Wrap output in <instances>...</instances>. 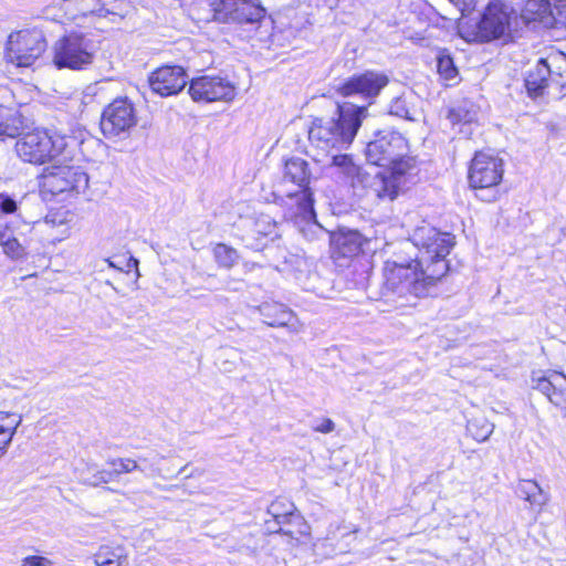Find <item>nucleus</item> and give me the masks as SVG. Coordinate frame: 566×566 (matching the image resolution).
Returning a JSON list of instances; mask_svg holds the SVG:
<instances>
[{"label":"nucleus","mask_w":566,"mask_h":566,"mask_svg":"<svg viewBox=\"0 0 566 566\" xmlns=\"http://www.w3.org/2000/svg\"><path fill=\"white\" fill-rule=\"evenodd\" d=\"M419 255L408 264L386 266L381 296L397 306L412 305L420 297L437 294L438 282L447 274L449 263L446 256L454 245V237L440 232L430 224L417 227L411 235Z\"/></svg>","instance_id":"1"},{"label":"nucleus","mask_w":566,"mask_h":566,"mask_svg":"<svg viewBox=\"0 0 566 566\" xmlns=\"http://www.w3.org/2000/svg\"><path fill=\"white\" fill-rule=\"evenodd\" d=\"M389 84V77L378 71H365L345 80L337 88L344 97L358 96L367 105L345 102L337 104L335 116L317 118L308 132V138L322 149L347 148L356 137L363 122L368 117V106L373 105L381 91Z\"/></svg>","instance_id":"2"},{"label":"nucleus","mask_w":566,"mask_h":566,"mask_svg":"<svg viewBox=\"0 0 566 566\" xmlns=\"http://www.w3.org/2000/svg\"><path fill=\"white\" fill-rule=\"evenodd\" d=\"M407 139L395 130H378L374 138L367 143L365 155L369 164L384 167V170L373 172L384 179L388 186L386 193H377V198L394 200L406 184V176L416 168V159L408 156Z\"/></svg>","instance_id":"3"},{"label":"nucleus","mask_w":566,"mask_h":566,"mask_svg":"<svg viewBox=\"0 0 566 566\" xmlns=\"http://www.w3.org/2000/svg\"><path fill=\"white\" fill-rule=\"evenodd\" d=\"M312 171L308 163L301 157L289 158L284 164L283 178L273 191L276 202L296 207L304 219L315 218L313 191L310 187Z\"/></svg>","instance_id":"4"},{"label":"nucleus","mask_w":566,"mask_h":566,"mask_svg":"<svg viewBox=\"0 0 566 566\" xmlns=\"http://www.w3.org/2000/svg\"><path fill=\"white\" fill-rule=\"evenodd\" d=\"M101 51V42L92 34L72 31L53 45V64L56 69L84 71L91 67Z\"/></svg>","instance_id":"5"},{"label":"nucleus","mask_w":566,"mask_h":566,"mask_svg":"<svg viewBox=\"0 0 566 566\" xmlns=\"http://www.w3.org/2000/svg\"><path fill=\"white\" fill-rule=\"evenodd\" d=\"M524 86L530 97L551 95L562 97L566 95V56L539 59L527 71Z\"/></svg>","instance_id":"6"},{"label":"nucleus","mask_w":566,"mask_h":566,"mask_svg":"<svg viewBox=\"0 0 566 566\" xmlns=\"http://www.w3.org/2000/svg\"><path fill=\"white\" fill-rule=\"evenodd\" d=\"M40 186L43 193L62 199L76 197L88 188L90 177L76 165L53 164L43 169Z\"/></svg>","instance_id":"7"},{"label":"nucleus","mask_w":566,"mask_h":566,"mask_svg":"<svg viewBox=\"0 0 566 566\" xmlns=\"http://www.w3.org/2000/svg\"><path fill=\"white\" fill-rule=\"evenodd\" d=\"M69 147L66 136L34 129L23 134L15 143V151L24 163L43 165L62 155Z\"/></svg>","instance_id":"8"},{"label":"nucleus","mask_w":566,"mask_h":566,"mask_svg":"<svg viewBox=\"0 0 566 566\" xmlns=\"http://www.w3.org/2000/svg\"><path fill=\"white\" fill-rule=\"evenodd\" d=\"M213 20L247 30H258L268 15L261 0H216Z\"/></svg>","instance_id":"9"},{"label":"nucleus","mask_w":566,"mask_h":566,"mask_svg":"<svg viewBox=\"0 0 566 566\" xmlns=\"http://www.w3.org/2000/svg\"><path fill=\"white\" fill-rule=\"evenodd\" d=\"M503 160L489 153L479 151L471 160L469 168V185L472 189L488 195L476 193L483 201H494L497 198L496 187L503 178Z\"/></svg>","instance_id":"10"},{"label":"nucleus","mask_w":566,"mask_h":566,"mask_svg":"<svg viewBox=\"0 0 566 566\" xmlns=\"http://www.w3.org/2000/svg\"><path fill=\"white\" fill-rule=\"evenodd\" d=\"M137 124L136 109L127 98H116L101 116V130L106 138H125Z\"/></svg>","instance_id":"11"},{"label":"nucleus","mask_w":566,"mask_h":566,"mask_svg":"<svg viewBox=\"0 0 566 566\" xmlns=\"http://www.w3.org/2000/svg\"><path fill=\"white\" fill-rule=\"evenodd\" d=\"M46 41L39 33L19 32L9 36L6 59L19 67H28L45 51Z\"/></svg>","instance_id":"12"},{"label":"nucleus","mask_w":566,"mask_h":566,"mask_svg":"<svg viewBox=\"0 0 566 566\" xmlns=\"http://www.w3.org/2000/svg\"><path fill=\"white\" fill-rule=\"evenodd\" d=\"M188 93L195 102H230L235 96V86L220 75H201L189 81Z\"/></svg>","instance_id":"13"},{"label":"nucleus","mask_w":566,"mask_h":566,"mask_svg":"<svg viewBox=\"0 0 566 566\" xmlns=\"http://www.w3.org/2000/svg\"><path fill=\"white\" fill-rule=\"evenodd\" d=\"M514 10L506 3L495 0L489 3L478 23V35L483 42L500 39L510 29Z\"/></svg>","instance_id":"14"},{"label":"nucleus","mask_w":566,"mask_h":566,"mask_svg":"<svg viewBox=\"0 0 566 566\" xmlns=\"http://www.w3.org/2000/svg\"><path fill=\"white\" fill-rule=\"evenodd\" d=\"M332 166L338 167L346 177L350 178L353 187L361 186L375 197H377V193H386L387 191L386 187H388V184H386L384 179L373 176V172L366 171L355 165L350 155H334L332 157ZM389 189H392L391 185Z\"/></svg>","instance_id":"15"},{"label":"nucleus","mask_w":566,"mask_h":566,"mask_svg":"<svg viewBox=\"0 0 566 566\" xmlns=\"http://www.w3.org/2000/svg\"><path fill=\"white\" fill-rule=\"evenodd\" d=\"M188 75L179 65H164L148 78L151 91L163 97L178 94L189 83Z\"/></svg>","instance_id":"16"},{"label":"nucleus","mask_w":566,"mask_h":566,"mask_svg":"<svg viewBox=\"0 0 566 566\" xmlns=\"http://www.w3.org/2000/svg\"><path fill=\"white\" fill-rule=\"evenodd\" d=\"M18 208V202L12 196L0 192V244L4 254L12 260L22 259L25 254L23 245L12 237L7 221L8 216L15 213Z\"/></svg>","instance_id":"17"},{"label":"nucleus","mask_w":566,"mask_h":566,"mask_svg":"<svg viewBox=\"0 0 566 566\" xmlns=\"http://www.w3.org/2000/svg\"><path fill=\"white\" fill-rule=\"evenodd\" d=\"M365 240L357 230L338 229L329 233L331 258L343 265V261L358 255Z\"/></svg>","instance_id":"18"},{"label":"nucleus","mask_w":566,"mask_h":566,"mask_svg":"<svg viewBox=\"0 0 566 566\" xmlns=\"http://www.w3.org/2000/svg\"><path fill=\"white\" fill-rule=\"evenodd\" d=\"M264 318V323L272 327H287L291 332L300 331V322L295 314L284 304L277 302H264L256 307Z\"/></svg>","instance_id":"19"},{"label":"nucleus","mask_w":566,"mask_h":566,"mask_svg":"<svg viewBox=\"0 0 566 566\" xmlns=\"http://www.w3.org/2000/svg\"><path fill=\"white\" fill-rule=\"evenodd\" d=\"M549 10H552V2L548 0H527L522 9L521 17L526 23L539 22L548 28V25H552Z\"/></svg>","instance_id":"20"},{"label":"nucleus","mask_w":566,"mask_h":566,"mask_svg":"<svg viewBox=\"0 0 566 566\" xmlns=\"http://www.w3.org/2000/svg\"><path fill=\"white\" fill-rule=\"evenodd\" d=\"M23 118L11 107L0 105V138H15L21 136Z\"/></svg>","instance_id":"21"},{"label":"nucleus","mask_w":566,"mask_h":566,"mask_svg":"<svg viewBox=\"0 0 566 566\" xmlns=\"http://www.w3.org/2000/svg\"><path fill=\"white\" fill-rule=\"evenodd\" d=\"M415 99L412 93H402L394 97L389 103L388 114L409 122H416L418 111L413 103Z\"/></svg>","instance_id":"22"},{"label":"nucleus","mask_w":566,"mask_h":566,"mask_svg":"<svg viewBox=\"0 0 566 566\" xmlns=\"http://www.w3.org/2000/svg\"><path fill=\"white\" fill-rule=\"evenodd\" d=\"M296 280L304 291L312 292L321 297L327 296L331 282L323 277L317 271L308 270L306 273L298 271Z\"/></svg>","instance_id":"23"},{"label":"nucleus","mask_w":566,"mask_h":566,"mask_svg":"<svg viewBox=\"0 0 566 566\" xmlns=\"http://www.w3.org/2000/svg\"><path fill=\"white\" fill-rule=\"evenodd\" d=\"M276 224L273 222L269 216H262L256 219L254 223V229L252 230V234H258L259 237H247V247L253 249L255 251L262 250L266 244L262 242V239H265L270 235H276L275 232Z\"/></svg>","instance_id":"24"},{"label":"nucleus","mask_w":566,"mask_h":566,"mask_svg":"<svg viewBox=\"0 0 566 566\" xmlns=\"http://www.w3.org/2000/svg\"><path fill=\"white\" fill-rule=\"evenodd\" d=\"M517 494L532 505L544 506L549 501V495L543 491L534 480H521L516 488Z\"/></svg>","instance_id":"25"},{"label":"nucleus","mask_w":566,"mask_h":566,"mask_svg":"<svg viewBox=\"0 0 566 566\" xmlns=\"http://www.w3.org/2000/svg\"><path fill=\"white\" fill-rule=\"evenodd\" d=\"M65 7L66 10L74 8L76 11V13L72 14V19H76L78 15L106 17L109 13L101 0H65Z\"/></svg>","instance_id":"26"},{"label":"nucleus","mask_w":566,"mask_h":566,"mask_svg":"<svg viewBox=\"0 0 566 566\" xmlns=\"http://www.w3.org/2000/svg\"><path fill=\"white\" fill-rule=\"evenodd\" d=\"M478 116L476 106L468 99H463L448 109L447 118L452 125L468 124L475 120Z\"/></svg>","instance_id":"27"},{"label":"nucleus","mask_w":566,"mask_h":566,"mask_svg":"<svg viewBox=\"0 0 566 566\" xmlns=\"http://www.w3.org/2000/svg\"><path fill=\"white\" fill-rule=\"evenodd\" d=\"M97 566H127V556L122 548L111 549L109 547H102L96 555Z\"/></svg>","instance_id":"28"},{"label":"nucleus","mask_w":566,"mask_h":566,"mask_svg":"<svg viewBox=\"0 0 566 566\" xmlns=\"http://www.w3.org/2000/svg\"><path fill=\"white\" fill-rule=\"evenodd\" d=\"M467 430L474 440L483 442L492 434L494 424L489 422L485 418H474L468 421Z\"/></svg>","instance_id":"29"},{"label":"nucleus","mask_w":566,"mask_h":566,"mask_svg":"<svg viewBox=\"0 0 566 566\" xmlns=\"http://www.w3.org/2000/svg\"><path fill=\"white\" fill-rule=\"evenodd\" d=\"M268 513L277 524H285L294 514V504L286 500H276L271 503Z\"/></svg>","instance_id":"30"},{"label":"nucleus","mask_w":566,"mask_h":566,"mask_svg":"<svg viewBox=\"0 0 566 566\" xmlns=\"http://www.w3.org/2000/svg\"><path fill=\"white\" fill-rule=\"evenodd\" d=\"M213 254L217 263L226 269H231L239 259L237 250L223 243L216 245Z\"/></svg>","instance_id":"31"},{"label":"nucleus","mask_w":566,"mask_h":566,"mask_svg":"<svg viewBox=\"0 0 566 566\" xmlns=\"http://www.w3.org/2000/svg\"><path fill=\"white\" fill-rule=\"evenodd\" d=\"M438 73L446 81H452L458 76V69L450 54L441 52L437 56Z\"/></svg>","instance_id":"32"},{"label":"nucleus","mask_w":566,"mask_h":566,"mask_svg":"<svg viewBox=\"0 0 566 566\" xmlns=\"http://www.w3.org/2000/svg\"><path fill=\"white\" fill-rule=\"evenodd\" d=\"M565 378L558 373H553L549 377H541L536 380L535 388L549 398L553 392L558 388L560 381Z\"/></svg>","instance_id":"33"},{"label":"nucleus","mask_w":566,"mask_h":566,"mask_svg":"<svg viewBox=\"0 0 566 566\" xmlns=\"http://www.w3.org/2000/svg\"><path fill=\"white\" fill-rule=\"evenodd\" d=\"M22 422V417H18L14 421L13 427H6L0 423V459L7 453L9 446Z\"/></svg>","instance_id":"34"},{"label":"nucleus","mask_w":566,"mask_h":566,"mask_svg":"<svg viewBox=\"0 0 566 566\" xmlns=\"http://www.w3.org/2000/svg\"><path fill=\"white\" fill-rule=\"evenodd\" d=\"M552 25L548 28H566V0H554L549 10Z\"/></svg>","instance_id":"35"},{"label":"nucleus","mask_w":566,"mask_h":566,"mask_svg":"<svg viewBox=\"0 0 566 566\" xmlns=\"http://www.w3.org/2000/svg\"><path fill=\"white\" fill-rule=\"evenodd\" d=\"M213 281H214L213 275L207 276V283L209 285V290H211V291L224 290V291H234L235 292L241 289V284H242V282L240 280L233 279L230 275H227L223 279H220L218 281V284H216Z\"/></svg>","instance_id":"36"},{"label":"nucleus","mask_w":566,"mask_h":566,"mask_svg":"<svg viewBox=\"0 0 566 566\" xmlns=\"http://www.w3.org/2000/svg\"><path fill=\"white\" fill-rule=\"evenodd\" d=\"M107 464L115 469L117 476L140 469L137 461L129 458L111 459L107 461Z\"/></svg>","instance_id":"37"},{"label":"nucleus","mask_w":566,"mask_h":566,"mask_svg":"<svg viewBox=\"0 0 566 566\" xmlns=\"http://www.w3.org/2000/svg\"><path fill=\"white\" fill-rule=\"evenodd\" d=\"M548 399L553 405L563 410V417L566 419V389L562 388V384H559L558 388Z\"/></svg>","instance_id":"38"},{"label":"nucleus","mask_w":566,"mask_h":566,"mask_svg":"<svg viewBox=\"0 0 566 566\" xmlns=\"http://www.w3.org/2000/svg\"><path fill=\"white\" fill-rule=\"evenodd\" d=\"M117 479H118L117 472L115 471L114 468H112L111 470L103 469V470L97 471L96 474H94L93 483L94 484L109 483V482L116 481Z\"/></svg>","instance_id":"39"},{"label":"nucleus","mask_w":566,"mask_h":566,"mask_svg":"<svg viewBox=\"0 0 566 566\" xmlns=\"http://www.w3.org/2000/svg\"><path fill=\"white\" fill-rule=\"evenodd\" d=\"M301 233L303 234V237L305 239L312 241V240L318 238V235H324L325 231L317 222H313V223L307 224L306 228H303L301 230Z\"/></svg>","instance_id":"40"},{"label":"nucleus","mask_w":566,"mask_h":566,"mask_svg":"<svg viewBox=\"0 0 566 566\" xmlns=\"http://www.w3.org/2000/svg\"><path fill=\"white\" fill-rule=\"evenodd\" d=\"M312 429L316 432L329 433V432L334 431L335 423L329 418H323L319 421H316L315 423H313Z\"/></svg>","instance_id":"41"},{"label":"nucleus","mask_w":566,"mask_h":566,"mask_svg":"<svg viewBox=\"0 0 566 566\" xmlns=\"http://www.w3.org/2000/svg\"><path fill=\"white\" fill-rule=\"evenodd\" d=\"M51 560L43 556H28L22 560V566H51Z\"/></svg>","instance_id":"42"},{"label":"nucleus","mask_w":566,"mask_h":566,"mask_svg":"<svg viewBox=\"0 0 566 566\" xmlns=\"http://www.w3.org/2000/svg\"><path fill=\"white\" fill-rule=\"evenodd\" d=\"M450 2H452L462 13H464L474 10L478 0H450Z\"/></svg>","instance_id":"43"},{"label":"nucleus","mask_w":566,"mask_h":566,"mask_svg":"<svg viewBox=\"0 0 566 566\" xmlns=\"http://www.w3.org/2000/svg\"><path fill=\"white\" fill-rule=\"evenodd\" d=\"M14 417L18 419V417H22L21 415L15 413H9L6 411H0V423H4L9 418Z\"/></svg>","instance_id":"44"},{"label":"nucleus","mask_w":566,"mask_h":566,"mask_svg":"<svg viewBox=\"0 0 566 566\" xmlns=\"http://www.w3.org/2000/svg\"><path fill=\"white\" fill-rule=\"evenodd\" d=\"M105 262L107 263L108 268L116 269L118 271H124L122 266L114 263L111 259H106Z\"/></svg>","instance_id":"45"},{"label":"nucleus","mask_w":566,"mask_h":566,"mask_svg":"<svg viewBox=\"0 0 566 566\" xmlns=\"http://www.w3.org/2000/svg\"><path fill=\"white\" fill-rule=\"evenodd\" d=\"M15 420H17V418L11 417V418H9V419H8V421H7V422H4L3 424H4L6 427H13V423H14V421H15Z\"/></svg>","instance_id":"46"},{"label":"nucleus","mask_w":566,"mask_h":566,"mask_svg":"<svg viewBox=\"0 0 566 566\" xmlns=\"http://www.w3.org/2000/svg\"><path fill=\"white\" fill-rule=\"evenodd\" d=\"M132 263H133V265H137V263H138L137 259L130 256L128 260L127 266L130 268Z\"/></svg>","instance_id":"47"},{"label":"nucleus","mask_w":566,"mask_h":566,"mask_svg":"<svg viewBox=\"0 0 566 566\" xmlns=\"http://www.w3.org/2000/svg\"><path fill=\"white\" fill-rule=\"evenodd\" d=\"M186 470H187V465L182 467V468L179 470L178 474H179V475H180V474H185V473H186Z\"/></svg>","instance_id":"48"},{"label":"nucleus","mask_w":566,"mask_h":566,"mask_svg":"<svg viewBox=\"0 0 566 566\" xmlns=\"http://www.w3.org/2000/svg\"><path fill=\"white\" fill-rule=\"evenodd\" d=\"M106 284L111 285L114 290H116V287L111 283V281H107Z\"/></svg>","instance_id":"49"}]
</instances>
